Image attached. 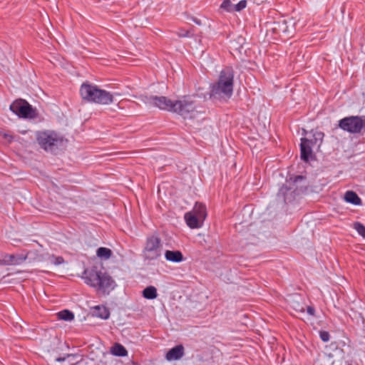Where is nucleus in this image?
I'll return each instance as SVG.
<instances>
[{
  "mask_svg": "<svg viewBox=\"0 0 365 365\" xmlns=\"http://www.w3.org/2000/svg\"><path fill=\"white\" fill-rule=\"evenodd\" d=\"M58 317L60 319L68 322L72 321L74 319V314L67 309L58 312Z\"/></svg>",
  "mask_w": 365,
  "mask_h": 365,
  "instance_id": "nucleus-21",
  "label": "nucleus"
},
{
  "mask_svg": "<svg viewBox=\"0 0 365 365\" xmlns=\"http://www.w3.org/2000/svg\"><path fill=\"white\" fill-rule=\"evenodd\" d=\"M187 32L185 34H179L180 36H187Z\"/></svg>",
  "mask_w": 365,
  "mask_h": 365,
  "instance_id": "nucleus-31",
  "label": "nucleus"
},
{
  "mask_svg": "<svg viewBox=\"0 0 365 365\" xmlns=\"http://www.w3.org/2000/svg\"><path fill=\"white\" fill-rule=\"evenodd\" d=\"M97 256L102 259H108L112 255V251L107 247H100L96 251Z\"/></svg>",
  "mask_w": 365,
  "mask_h": 365,
  "instance_id": "nucleus-20",
  "label": "nucleus"
},
{
  "mask_svg": "<svg viewBox=\"0 0 365 365\" xmlns=\"http://www.w3.org/2000/svg\"><path fill=\"white\" fill-rule=\"evenodd\" d=\"M183 355L184 347L182 345H177L168 351L165 358L168 361H175L181 359Z\"/></svg>",
  "mask_w": 365,
  "mask_h": 365,
  "instance_id": "nucleus-13",
  "label": "nucleus"
},
{
  "mask_svg": "<svg viewBox=\"0 0 365 365\" xmlns=\"http://www.w3.org/2000/svg\"><path fill=\"white\" fill-rule=\"evenodd\" d=\"M344 200L346 202L353 204L354 205H359L361 203L360 197L357 194L353 191H347L344 195Z\"/></svg>",
  "mask_w": 365,
  "mask_h": 365,
  "instance_id": "nucleus-16",
  "label": "nucleus"
},
{
  "mask_svg": "<svg viewBox=\"0 0 365 365\" xmlns=\"http://www.w3.org/2000/svg\"><path fill=\"white\" fill-rule=\"evenodd\" d=\"M10 110L21 118H34L36 116L35 110L24 100L20 99L14 101L10 106Z\"/></svg>",
  "mask_w": 365,
  "mask_h": 365,
  "instance_id": "nucleus-8",
  "label": "nucleus"
},
{
  "mask_svg": "<svg viewBox=\"0 0 365 365\" xmlns=\"http://www.w3.org/2000/svg\"><path fill=\"white\" fill-rule=\"evenodd\" d=\"M220 8L225 11L232 12L234 11V4L230 0H225L221 4Z\"/></svg>",
  "mask_w": 365,
  "mask_h": 365,
  "instance_id": "nucleus-22",
  "label": "nucleus"
},
{
  "mask_svg": "<svg viewBox=\"0 0 365 365\" xmlns=\"http://www.w3.org/2000/svg\"><path fill=\"white\" fill-rule=\"evenodd\" d=\"M50 261L55 265H59L63 263L64 260L62 257H54L52 256L50 257Z\"/></svg>",
  "mask_w": 365,
  "mask_h": 365,
  "instance_id": "nucleus-26",
  "label": "nucleus"
},
{
  "mask_svg": "<svg viewBox=\"0 0 365 365\" xmlns=\"http://www.w3.org/2000/svg\"><path fill=\"white\" fill-rule=\"evenodd\" d=\"M143 296L148 299H154L158 297L157 289L153 286H149L143 289Z\"/></svg>",
  "mask_w": 365,
  "mask_h": 365,
  "instance_id": "nucleus-18",
  "label": "nucleus"
},
{
  "mask_svg": "<svg viewBox=\"0 0 365 365\" xmlns=\"http://www.w3.org/2000/svg\"><path fill=\"white\" fill-rule=\"evenodd\" d=\"M8 259H5L4 261L8 264H19L22 261L25 260L26 257L24 258H16L14 255H11L7 256Z\"/></svg>",
  "mask_w": 365,
  "mask_h": 365,
  "instance_id": "nucleus-23",
  "label": "nucleus"
},
{
  "mask_svg": "<svg viewBox=\"0 0 365 365\" xmlns=\"http://www.w3.org/2000/svg\"><path fill=\"white\" fill-rule=\"evenodd\" d=\"M354 228L361 236L365 238V227L360 222H356L354 225Z\"/></svg>",
  "mask_w": 365,
  "mask_h": 365,
  "instance_id": "nucleus-24",
  "label": "nucleus"
},
{
  "mask_svg": "<svg viewBox=\"0 0 365 365\" xmlns=\"http://www.w3.org/2000/svg\"><path fill=\"white\" fill-rule=\"evenodd\" d=\"M339 126L350 133H359L365 128V118L359 116H349L339 121Z\"/></svg>",
  "mask_w": 365,
  "mask_h": 365,
  "instance_id": "nucleus-6",
  "label": "nucleus"
},
{
  "mask_svg": "<svg viewBox=\"0 0 365 365\" xmlns=\"http://www.w3.org/2000/svg\"><path fill=\"white\" fill-rule=\"evenodd\" d=\"M82 278L86 284L104 294H108L117 285L111 276L107 272L98 270L96 267L86 269Z\"/></svg>",
  "mask_w": 365,
  "mask_h": 365,
  "instance_id": "nucleus-1",
  "label": "nucleus"
},
{
  "mask_svg": "<svg viewBox=\"0 0 365 365\" xmlns=\"http://www.w3.org/2000/svg\"><path fill=\"white\" fill-rule=\"evenodd\" d=\"M91 314L93 317L100 318L101 319H108L110 317L108 309L103 305H97L91 308Z\"/></svg>",
  "mask_w": 365,
  "mask_h": 365,
  "instance_id": "nucleus-12",
  "label": "nucleus"
},
{
  "mask_svg": "<svg viewBox=\"0 0 365 365\" xmlns=\"http://www.w3.org/2000/svg\"><path fill=\"white\" fill-rule=\"evenodd\" d=\"M302 178H303L302 176L298 175V176L295 177L294 182H297L298 180H302Z\"/></svg>",
  "mask_w": 365,
  "mask_h": 365,
  "instance_id": "nucleus-30",
  "label": "nucleus"
},
{
  "mask_svg": "<svg viewBox=\"0 0 365 365\" xmlns=\"http://www.w3.org/2000/svg\"><path fill=\"white\" fill-rule=\"evenodd\" d=\"M110 352L117 356H125L128 354V351L125 348L120 344L115 343L110 350Z\"/></svg>",
  "mask_w": 365,
  "mask_h": 365,
  "instance_id": "nucleus-17",
  "label": "nucleus"
},
{
  "mask_svg": "<svg viewBox=\"0 0 365 365\" xmlns=\"http://www.w3.org/2000/svg\"><path fill=\"white\" fill-rule=\"evenodd\" d=\"M234 71L231 67L222 69L218 80L211 86L210 96L217 98H230L233 93Z\"/></svg>",
  "mask_w": 365,
  "mask_h": 365,
  "instance_id": "nucleus-2",
  "label": "nucleus"
},
{
  "mask_svg": "<svg viewBox=\"0 0 365 365\" xmlns=\"http://www.w3.org/2000/svg\"><path fill=\"white\" fill-rule=\"evenodd\" d=\"M80 94L84 100L103 105L110 104L113 101V94L88 83L81 85Z\"/></svg>",
  "mask_w": 365,
  "mask_h": 365,
  "instance_id": "nucleus-4",
  "label": "nucleus"
},
{
  "mask_svg": "<svg viewBox=\"0 0 365 365\" xmlns=\"http://www.w3.org/2000/svg\"><path fill=\"white\" fill-rule=\"evenodd\" d=\"M185 220L187 226L192 229L200 228L204 223L205 220L197 217L193 213L187 212L185 215Z\"/></svg>",
  "mask_w": 365,
  "mask_h": 365,
  "instance_id": "nucleus-11",
  "label": "nucleus"
},
{
  "mask_svg": "<svg viewBox=\"0 0 365 365\" xmlns=\"http://www.w3.org/2000/svg\"><path fill=\"white\" fill-rule=\"evenodd\" d=\"M148 103L152 104L161 110H174L175 102L165 96H151L148 98Z\"/></svg>",
  "mask_w": 365,
  "mask_h": 365,
  "instance_id": "nucleus-9",
  "label": "nucleus"
},
{
  "mask_svg": "<svg viewBox=\"0 0 365 365\" xmlns=\"http://www.w3.org/2000/svg\"><path fill=\"white\" fill-rule=\"evenodd\" d=\"M319 336L321 339L324 342L328 341L329 340V334L327 331H320Z\"/></svg>",
  "mask_w": 365,
  "mask_h": 365,
  "instance_id": "nucleus-27",
  "label": "nucleus"
},
{
  "mask_svg": "<svg viewBox=\"0 0 365 365\" xmlns=\"http://www.w3.org/2000/svg\"><path fill=\"white\" fill-rule=\"evenodd\" d=\"M312 138H308L309 140H313V145H318L319 146L323 140L324 138V133L319 130H312Z\"/></svg>",
  "mask_w": 365,
  "mask_h": 365,
  "instance_id": "nucleus-19",
  "label": "nucleus"
},
{
  "mask_svg": "<svg viewBox=\"0 0 365 365\" xmlns=\"http://www.w3.org/2000/svg\"><path fill=\"white\" fill-rule=\"evenodd\" d=\"M307 312L309 315L314 316L315 313V309L312 307H307Z\"/></svg>",
  "mask_w": 365,
  "mask_h": 365,
  "instance_id": "nucleus-28",
  "label": "nucleus"
},
{
  "mask_svg": "<svg viewBox=\"0 0 365 365\" xmlns=\"http://www.w3.org/2000/svg\"><path fill=\"white\" fill-rule=\"evenodd\" d=\"M190 213H193L197 217H200L203 220H205L207 217V210L206 207L202 203L196 202L192 210L189 212Z\"/></svg>",
  "mask_w": 365,
  "mask_h": 365,
  "instance_id": "nucleus-15",
  "label": "nucleus"
},
{
  "mask_svg": "<svg viewBox=\"0 0 365 365\" xmlns=\"http://www.w3.org/2000/svg\"><path fill=\"white\" fill-rule=\"evenodd\" d=\"M165 259L172 262L178 263L183 260V256L180 251L166 250L165 252Z\"/></svg>",
  "mask_w": 365,
  "mask_h": 365,
  "instance_id": "nucleus-14",
  "label": "nucleus"
},
{
  "mask_svg": "<svg viewBox=\"0 0 365 365\" xmlns=\"http://www.w3.org/2000/svg\"><path fill=\"white\" fill-rule=\"evenodd\" d=\"M163 246L159 237L151 236L147 238L145 247L143 250L144 259L155 260L162 255Z\"/></svg>",
  "mask_w": 365,
  "mask_h": 365,
  "instance_id": "nucleus-5",
  "label": "nucleus"
},
{
  "mask_svg": "<svg viewBox=\"0 0 365 365\" xmlns=\"http://www.w3.org/2000/svg\"><path fill=\"white\" fill-rule=\"evenodd\" d=\"M195 102L190 97H185L175 101L173 112L178 113L184 118H191L195 116Z\"/></svg>",
  "mask_w": 365,
  "mask_h": 365,
  "instance_id": "nucleus-7",
  "label": "nucleus"
},
{
  "mask_svg": "<svg viewBox=\"0 0 365 365\" xmlns=\"http://www.w3.org/2000/svg\"><path fill=\"white\" fill-rule=\"evenodd\" d=\"M36 139L43 150L51 153H55L64 146L66 142L63 135L52 130L36 132Z\"/></svg>",
  "mask_w": 365,
  "mask_h": 365,
  "instance_id": "nucleus-3",
  "label": "nucleus"
},
{
  "mask_svg": "<svg viewBox=\"0 0 365 365\" xmlns=\"http://www.w3.org/2000/svg\"><path fill=\"white\" fill-rule=\"evenodd\" d=\"M314 146L312 140H309L308 138L301 139L300 150L302 160L305 162H308L312 158V148Z\"/></svg>",
  "mask_w": 365,
  "mask_h": 365,
  "instance_id": "nucleus-10",
  "label": "nucleus"
},
{
  "mask_svg": "<svg viewBox=\"0 0 365 365\" xmlns=\"http://www.w3.org/2000/svg\"><path fill=\"white\" fill-rule=\"evenodd\" d=\"M247 6V1L242 0L239 1L237 4H234V11H240L244 9Z\"/></svg>",
  "mask_w": 365,
  "mask_h": 365,
  "instance_id": "nucleus-25",
  "label": "nucleus"
},
{
  "mask_svg": "<svg viewBox=\"0 0 365 365\" xmlns=\"http://www.w3.org/2000/svg\"><path fill=\"white\" fill-rule=\"evenodd\" d=\"M293 307L297 310V311H299L300 312H304V308L303 306H301L299 304H297V306L295 305H293Z\"/></svg>",
  "mask_w": 365,
  "mask_h": 365,
  "instance_id": "nucleus-29",
  "label": "nucleus"
}]
</instances>
